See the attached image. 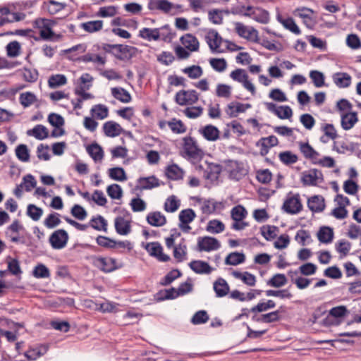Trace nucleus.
I'll use <instances>...</instances> for the list:
<instances>
[{
	"mask_svg": "<svg viewBox=\"0 0 361 361\" xmlns=\"http://www.w3.org/2000/svg\"><path fill=\"white\" fill-rule=\"evenodd\" d=\"M180 154L183 158L197 166L203 159L204 152L195 137L185 136L181 139Z\"/></svg>",
	"mask_w": 361,
	"mask_h": 361,
	"instance_id": "1",
	"label": "nucleus"
},
{
	"mask_svg": "<svg viewBox=\"0 0 361 361\" xmlns=\"http://www.w3.org/2000/svg\"><path fill=\"white\" fill-rule=\"evenodd\" d=\"M169 25H165L159 28H147L144 27L139 31V37L147 41H157L159 39L168 37L169 34Z\"/></svg>",
	"mask_w": 361,
	"mask_h": 361,
	"instance_id": "2",
	"label": "nucleus"
},
{
	"mask_svg": "<svg viewBox=\"0 0 361 361\" xmlns=\"http://www.w3.org/2000/svg\"><path fill=\"white\" fill-rule=\"evenodd\" d=\"M24 230L23 226L18 219H16L6 228L5 235L11 242L23 244L25 243V239L20 236V233Z\"/></svg>",
	"mask_w": 361,
	"mask_h": 361,
	"instance_id": "3",
	"label": "nucleus"
},
{
	"mask_svg": "<svg viewBox=\"0 0 361 361\" xmlns=\"http://www.w3.org/2000/svg\"><path fill=\"white\" fill-rule=\"evenodd\" d=\"M199 99V94L194 90H180L176 94L175 101L180 106L192 105Z\"/></svg>",
	"mask_w": 361,
	"mask_h": 361,
	"instance_id": "4",
	"label": "nucleus"
},
{
	"mask_svg": "<svg viewBox=\"0 0 361 361\" xmlns=\"http://www.w3.org/2000/svg\"><path fill=\"white\" fill-rule=\"evenodd\" d=\"M230 77L234 81H237L243 84V87L251 92L252 95L256 93L254 85L248 80V75L245 70L237 68L230 73Z\"/></svg>",
	"mask_w": 361,
	"mask_h": 361,
	"instance_id": "5",
	"label": "nucleus"
},
{
	"mask_svg": "<svg viewBox=\"0 0 361 361\" xmlns=\"http://www.w3.org/2000/svg\"><path fill=\"white\" fill-rule=\"evenodd\" d=\"M94 265L105 273H109L121 267L116 260L111 257H97L93 260Z\"/></svg>",
	"mask_w": 361,
	"mask_h": 361,
	"instance_id": "6",
	"label": "nucleus"
},
{
	"mask_svg": "<svg viewBox=\"0 0 361 361\" xmlns=\"http://www.w3.org/2000/svg\"><path fill=\"white\" fill-rule=\"evenodd\" d=\"M115 47L116 51L113 52V55L121 61L130 60L139 53L138 49L132 46L118 44Z\"/></svg>",
	"mask_w": 361,
	"mask_h": 361,
	"instance_id": "7",
	"label": "nucleus"
},
{
	"mask_svg": "<svg viewBox=\"0 0 361 361\" xmlns=\"http://www.w3.org/2000/svg\"><path fill=\"white\" fill-rule=\"evenodd\" d=\"M301 181L305 185H317L324 181L323 174L317 169H310L302 173Z\"/></svg>",
	"mask_w": 361,
	"mask_h": 361,
	"instance_id": "8",
	"label": "nucleus"
},
{
	"mask_svg": "<svg viewBox=\"0 0 361 361\" xmlns=\"http://www.w3.org/2000/svg\"><path fill=\"white\" fill-rule=\"evenodd\" d=\"M205 40L212 53L223 52V50L221 49L223 39L216 30H209L205 35Z\"/></svg>",
	"mask_w": 361,
	"mask_h": 361,
	"instance_id": "9",
	"label": "nucleus"
},
{
	"mask_svg": "<svg viewBox=\"0 0 361 361\" xmlns=\"http://www.w3.org/2000/svg\"><path fill=\"white\" fill-rule=\"evenodd\" d=\"M195 168L196 170L202 172L204 178L211 181L216 180L221 171V166L213 163L207 164L206 169L201 164H197Z\"/></svg>",
	"mask_w": 361,
	"mask_h": 361,
	"instance_id": "10",
	"label": "nucleus"
},
{
	"mask_svg": "<svg viewBox=\"0 0 361 361\" xmlns=\"http://www.w3.org/2000/svg\"><path fill=\"white\" fill-rule=\"evenodd\" d=\"M49 240L54 249L61 250L65 247L68 243V233L63 229L56 230L50 235Z\"/></svg>",
	"mask_w": 361,
	"mask_h": 361,
	"instance_id": "11",
	"label": "nucleus"
},
{
	"mask_svg": "<svg viewBox=\"0 0 361 361\" xmlns=\"http://www.w3.org/2000/svg\"><path fill=\"white\" fill-rule=\"evenodd\" d=\"M197 247L199 251L211 252L219 249L221 243L214 237H200L197 239Z\"/></svg>",
	"mask_w": 361,
	"mask_h": 361,
	"instance_id": "12",
	"label": "nucleus"
},
{
	"mask_svg": "<svg viewBox=\"0 0 361 361\" xmlns=\"http://www.w3.org/2000/svg\"><path fill=\"white\" fill-rule=\"evenodd\" d=\"M266 109L279 118H288L292 116V109L288 106H278L273 102H264Z\"/></svg>",
	"mask_w": 361,
	"mask_h": 361,
	"instance_id": "13",
	"label": "nucleus"
},
{
	"mask_svg": "<svg viewBox=\"0 0 361 361\" xmlns=\"http://www.w3.org/2000/svg\"><path fill=\"white\" fill-rule=\"evenodd\" d=\"M114 227L118 234L128 235L131 233V219L125 216H118L114 219Z\"/></svg>",
	"mask_w": 361,
	"mask_h": 361,
	"instance_id": "14",
	"label": "nucleus"
},
{
	"mask_svg": "<svg viewBox=\"0 0 361 361\" xmlns=\"http://www.w3.org/2000/svg\"><path fill=\"white\" fill-rule=\"evenodd\" d=\"M235 30L237 34L246 39H255L258 37L257 31L252 27L245 25L240 22L234 23Z\"/></svg>",
	"mask_w": 361,
	"mask_h": 361,
	"instance_id": "15",
	"label": "nucleus"
},
{
	"mask_svg": "<svg viewBox=\"0 0 361 361\" xmlns=\"http://www.w3.org/2000/svg\"><path fill=\"white\" fill-rule=\"evenodd\" d=\"M145 247L151 256L156 257L161 262H167L170 259L169 256L163 253V248L161 244L157 242L148 243Z\"/></svg>",
	"mask_w": 361,
	"mask_h": 361,
	"instance_id": "16",
	"label": "nucleus"
},
{
	"mask_svg": "<svg viewBox=\"0 0 361 361\" xmlns=\"http://www.w3.org/2000/svg\"><path fill=\"white\" fill-rule=\"evenodd\" d=\"M248 14L247 17L262 24H267L269 20V13L266 10L259 7L251 6Z\"/></svg>",
	"mask_w": 361,
	"mask_h": 361,
	"instance_id": "17",
	"label": "nucleus"
},
{
	"mask_svg": "<svg viewBox=\"0 0 361 361\" xmlns=\"http://www.w3.org/2000/svg\"><path fill=\"white\" fill-rule=\"evenodd\" d=\"M159 180L154 176L141 177L137 179L136 189L140 190H150L159 186Z\"/></svg>",
	"mask_w": 361,
	"mask_h": 361,
	"instance_id": "18",
	"label": "nucleus"
},
{
	"mask_svg": "<svg viewBox=\"0 0 361 361\" xmlns=\"http://www.w3.org/2000/svg\"><path fill=\"white\" fill-rule=\"evenodd\" d=\"M181 44L189 51H197L200 48V42L197 37L192 34L187 33L180 38Z\"/></svg>",
	"mask_w": 361,
	"mask_h": 361,
	"instance_id": "19",
	"label": "nucleus"
},
{
	"mask_svg": "<svg viewBox=\"0 0 361 361\" xmlns=\"http://www.w3.org/2000/svg\"><path fill=\"white\" fill-rule=\"evenodd\" d=\"M78 60L85 63H93L98 71L104 67L106 62V56H102L92 53H87L78 58Z\"/></svg>",
	"mask_w": 361,
	"mask_h": 361,
	"instance_id": "20",
	"label": "nucleus"
},
{
	"mask_svg": "<svg viewBox=\"0 0 361 361\" xmlns=\"http://www.w3.org/2000/svg\"><path fill=\"white\" fill-rule=\"evenodd\" d=\"M251 106L250 104L233 102L227 105L226 112L231 118L236 117L238 114L245 112L247 109H250Z\"/></svg>",
	"mask_w": 361,
	"mask_h": 361,
	"instance_id": "21",
	"label": "nucleus"
},
{
	"mask_svg": "<svg viewBox=\"0 0 361 361\" xmlns=\"http://www.w3.org/2000/svg\"><path fill=\"white\" fill-rule=\"evenodd\" d=\"M199 133L207 141H216L219 138L220 131L212 125H207L199 129Z\"/></svg>",
	"mask_w": 361,
	"mask_h": 361,
	"instance_id": "22",
	"label": "nucleus"
},
{
	"mask_svg": "<svg viewBox=\"0 0 361 361\" xmlns=\"http://www.w3.org/2000/svg\"><path fill=\"white\" fill-rule=\"evenodd\" d=\"M36 27L40 29L39 35L44 39H49L53 35L54 32L51 29L50 23L45 19H37L35 21Z\"/></svg>",
	"mask_w": 361,
	"mask_h": 361,
	"instance_id": "23",
	"label": "nucleus"
},
{
	"mask_svg": "<svg viewBox=\"0 0 361 361\" xmlns=\"http://www.w3.org/2000/svg\"><path fill=\"white\" fill-rule=\"evenodd\" d=\"M307 206L313 212H321L325 209L324 198L322 195H313L308 198Z\"/></svg>",
	"mask_w": 361,
	"mask_h": 361,
	"instance_id": "24",
	"label": "nucleus"
},
{
	"mask_svg": "<svg viewBox=\"0 0 361 361\" xmlns=\"http://www.w3.org/2000/svg\"><path fill=\"white\" fill-rule=\"evenodd\" d=\"M122 130L121 126L113 121H106L103 125V131L107 137H117L121 134Z\"/></svg>",
	"mask_w": 361,
	"mask_h": 361,
	"instance_id": "25",
	"label": "nucleus"
},
{
	"mask_svg": "<svg viewBox=\"0 0 361 361\" xmlns=\"http://www.w3.org/2000/svg\"><path fill=\"white\" fill-rule=\"evenodd\" d=\"M213 288L217 298H223L228 295L230 287L227 281L223 278H218L213 284Z\"/></svg>",
	"mask_w": 361,
	"mask_h": 361,
	"instance_id": "26",
	"label": "nucleus"
},
{
	"mask_svg": "<svg viewBox=\"0 0 361 361\" xmlns=\"http://www.w3.org/2000/svg\"><path fill=\"white\" fill-rule=\"evenodd\" d=\"M333 81L334 84L339 88H345L350 85L352 78L347 73L343 72H338L333 75Z\"/></svg>",
	"mask_w": 361,
	"mask_h": 361,
	"instance_id": "27",
	"label": "nucleus"
},
{
	"mask_svg": "<svg viewBox=\"0 0 361 361\" xmlns=\"http://www.w3.org/2000/svg\"><path fill=\"white\" fill-rule=\"evenodd\" d=\"M189 266L194 272L199 274H209L213 271L207 262L202 260L192 261Z\"/></svg>",
	"mask_w": 361,
	"mask_h": 361,
	"instance_id": "28",
	"label": "nucleus"
},
{
	"mask_svg": "<svg viewBox=\"0 0 361 361\" xmlns=\"http://www.w3.org/2000/svg\"><path fill=\"white\" fill-rule=\"evenodd\" d=\"M278 144V139L274 135L262 138L258 142L257 146H261L260 154L262 156L266 155L269 148L276 146Z\"/></svg>",
	"mask_w": 361,
	"mask_h": 361,
	"instance_id": "29",
	"label": "nucleus"
},
{
	"mask_svg": "<svg viewBox=\"0 0 361 361\" xmlns=\"http://www.w3.org/2000/svg\"><path fill=\"white\" fill-rule=\"evenodd\" d=\"M146 220L149 224L155 227H160L166 224V216L160 212H153L147 214Z\"/></svg>",
	"mask_w": 361,
	"mask_h": 361,
	"instance_id": "30",
	"label": "nucleus"
},
{
	"mask_svg": "<svg viewBox=\"0 0 361 361\" xmlns=\"http://www.w3.org/2000/svg\"><path fill=\"white\" fill-rule=\"evenodd\" d=\"M358 121L356 112H348L341 116V127L345 130H350Z\"/></svg>",
	"mask_w": 361,
	"mask_h": 361,
	"instance_id": "31",
	"label": "nucleus"
},
{
	"mask_svg": "<svg viewBox=\"0 0 361 361\" xmlns=\"http://www.w3.org/2000/svg\"><path fill=\"white\" fill-rule=\"evenodd\" d=\"M190 8L195 13L204 12L207 6L215 2L214 0H188Z\"/></svg>",
	"mask_w": 361,
	"mask_h": 361,
	"instance_id": "32",
	"label": "nucleus"
},
{
	"mask_svg": "<svg viewBox=\"0 0 361 361\" xmlns=\"http://www.w3.org/2000/svg\"><path fill=\"white\" fill-rule=\"evenodd\" d=\"M111 92L112 96L122 103H129L131 101L130 94L123 87H112Z\"/></svg>",
	"mask_w": 361,
	"mask_h": 361,
	"instance_id": "33",
	"label": "nucleus"
},
{
	"mask_svg": "<svg viewBox=\"0 0 361 361\" xmlns=\"http://www.w3.org/2000/svg\"><path fill=\"white\" fill-rule=\"evenodd\" d=\"M245 261V256L243 252H233L229 253L225 259V264L237 266Z\"/></svg>",
	"mask_w": 361,
	"mask_h": 361,
	"instance_id": "34",
	"label": "nucleus"
},
{
	"mask_svg": "<svg viewBox=\"0 0 361 361\" xmlns=\"http://www.w3.org/2000/svg\"><path fill=\"white\" fill-rule=\"evenodd\" d=\"M87 152L95 162H100L104 157V151L97 143L91 144L87 147Z\"/></svg>",
	"mask_w": 361,
	"mask_h": 361,
	"instance_id": "35",
	"label": "nucleus"
},
{
	"mask_svg": "<svg viewBox=\"0 0 361 361\" xmlns=\"http://www.w3.org/2000/svg\"><path fill=\"white\" fill-rule=\"evenodd\" d=\"M27 135L33 136L39 140L47 138L49 135L47 128L42 125H37L32 129L27 131Z\"/></svg>",
	"mask_w": 361,
	"mask_h": 361,
	"instance_id": "36",
	"label": "nucleus"
},
{
	"mask_svg": "<svg viewBox=\"0 0 361 361\" xmlns=\"http://www.w3.org/2000/svg\"><path fill=\"white\" fill-rule=\"evenodd\" d=\"M233 276L238 279L242 280V281L250 286H254L256 283V277L255 275L250 274V272H240L237 271H234L232 273Z\"/></svg>",
	"mask_w": 361,
	"mask_h": 361,
	"instance_id": "37",
	"label": "nucleus"
},
{
	"mask_svg": "<svg viewBox=\"0 0 361 361\" xmlns=\"http://www.w3.org/2000/svg\"><path fill=\"white\" fill-rule=\"evenodd\" d=\"M92 116L97 119L103 120L109 116V109L104 104L94 105L90 110Z\"/></svg>",
	"mask_w": 361,
	"mask_h": 361,
	"instance_id": "38",
	"label": "nucleus"
},
{
	"mask_svg": "<svg viewBox=\"0 0 361 361\" xmlns=\"http://www.w3.org/2000/svg\"><path fill=\"white\" fill-rule=\"evenodd\" d=\"M180 206V200L175 195H171L165 201L164 209L166 212L173 213Z\"/></svg>",
	"mask_w": 361,
	"mask_h": 361,
	"instance_id": "39",
	"label": "nucleus"
},
{
	"mask_svg": "<svg viewBox=\"0 0 361 361\" xmlns=\"http://www.w3.org/2000/svg\"><path fill=\"white\" fill-rule=\"evenodd\" d=\"M80 27L89 33H93L102 29V20H90L80 24Z\"/></svg>",
	"mask_w": 361,
	"mask_h": 361,
	"instance_id": "40",
	"label": "nucleus"
},
{
	"mask_svg": "<svg viewBox=\"0 0 361 361\" xmlns=\"http://www.w3.org/2000/svg\"><path fill=\"white\" fill-rule=\"evenodd\" d=\"M37 101L36 95L31 92H23L19 96L20 104L24 107L27 108Z\"/></svg>",
	"mask_w": 361,
	"mask_h": 361,
	"instance_id": "41",
	"label": "nucleus"
},
{
	"mask_svg": "<svg viewBox=\"0 0 361 361\" xmlns=\"http://www.w3.org/2000/svg\"><path fill=\"white\" fill-rule=\"evenodd\" d=\"M319 240L323 243H329L333 240L334 231L329 227H322L317 233Z\"/></svg>",
	"mask_w": 361,
	"mask_h": 361,
	"instance_id": "42",
	"label": "nucleus"
},
{
	"mask_svg": "<svg viewBox=\"0 0 361 361\" xmlns=\"http://www.w3.org/2000/svg\"><path fill=\"white\" fill-rule=\"evenodd\" d=\"M206 230L210 233H220L225 230V225L222 221L219 220H210L207 225Z\"/></svg>",
	"mask_w": 361,
	"mask_h": 361,
	"instance_id": "43",
	"label": "nucleus"
},
{
	"mask_svg": "<svg viewBox=\"0 0 361 361\" xmlns=\"http://www.w3.org/2000/svg\"><path fill=\"white\" fill-rule=\"evenodd\" d=\"M299 146L301 153L306 159L312 161V158H317L319 156V154L308 142H300Z\"/></svg>",
	"mask_w": 361,
	"mask_h": 361,
	"instance_id": "44",
	"label": "nucleus"
},
{
	"mask_svg": "<svg viewBox=\"0 0 361 361\" xmlns=\"http://www.w3.org/2000/svg\"><path fill=\"white\" fill-rule=\"evenodd\" d=\"M168 126L173 133L182 134L186 132L187 128L184 123L178 119L172 118L168 121Z\"/></svg>",
	"mask_w": 361,
	"mask_h": 361,
	"instance_id": "45",
	"label": "nucleus"
},
{
	"mask_svg": "<svg viewBox=\"0 0 361 361\" xmlns=\"http://www.w3.org/2000/svg\"><path fill=\"white\" fill-rule=\"evenodd\" d=\"M47 351V348L41 345L35 348H31L25 353V356L30 360H35L38 357L42 356Z\"/></svg>",
	"mask_w": 361,
	"mask_h": 361,
	"instance_id": "46",
	"label": "nucleus"
},
{
	"mask_svg": "<svg viewBox=\"0 0 361 361\" xmlns=\"http://www.w3.org/2000/svg\"><path fill=\"white\" fill-rule=\"evenodd\" d=\"M109 176L110 178L117 181H124L127 180V176L124 169L121 167H114L109 169Z\"/></svg>",
	"mask_w": 361,
	"mask_h": 361,
	"instance_id": "47",
	"label": "nucleus"
},
{
	"mask_svg": "<svg viewBox=\"0 0 361 361\" xmlns=\"http://www.w3.org/2000/svg\"><path fill=\"white\" fill-rule=\"evenodd\" d=\"M286 283L287 279L284 274H276L267 281V285L271 287L280 288L286 285Z\"/></svg>",
	"mask_w": 361,
	"mask_h": 361,
	"instance_id": "48",
	"label": "nucleus"
},
{
	"mask_svg": "<svg viewBox=\"0 0 361 361\" xmlns=\"http://www.w3.org/2000/svg\"><path fill=\"white\" fill-rule=\"evenodd\" d=\"M187 254V246L183 240L178 245L174 246L173 256L178 262H183L185 259Z\"/></svg>",
	"mask_w": 361,
	"mask_h": 361,
	"instance_id": "49",
	"label": "nucleus"
},
{
	"mask_svg": "<svg viewBox=\"0 0 361 361\" xmlns=\"http://www.w3.org/2000/svg\"><path fill=\"white\" fill-rule=\"evenodd\" d=\"M16 156L23 162H27L30 160V152L26 145L20 144L15 149Z\"/></svg>",
	"mask_w": 361,
	"mask_h": 361,
	"instance_id": "50",
	"label": "nucleus"
},
{
	"mask_svg": "<svg viewBox=\"0 0 361 361\" xmlns=\"http://www.w3.org/2000/svg\"><path fill=\"white\" fill-rule=\"evenodd\" d=\"M313 11L307 8H297L295 10V16H298L307 25L312 23Z\"/></svg>",
	"mask_w": 361,
	"mask_h": 361,
	"instance_id": "51",
	"label": "nucleus"
},
{
	"mask_svg": "<svg viewBox=\"0 0 361 361\" xmlns=\"http://www.w3.org/2000/svg\"><path fill=\"white\" fill-rule=\"evenodd\" d=\"M183 173V171L177 164L170 165L166 169V175L173 180L181 179Z\"/></svg>",
	"mask_w": 361,
	"mask_h": 361,
	"instance_id": "52",
	"label": "nucleus"
},
{
	"mask_svg": "<svg viewBox=\"0 0 361 361\" xmlns=\"http://www.w3.org/2000/svg\"><path fill=\"white\" fill-rule=\"evenodd\" d=\"M67 83V79L64 75L56 74L49 77L48 84L51 88H56Z\"/></svg>",
	"mask_w": 361,
	"mask_h": 361,
	"instance_id": "53",
	"label": "nucleus"
},
{
	"mask_svg": "<svg viewBox=\"0 0 361 361\" xmlns=\"http://www.w3.org/2000/svg\"><path fill=\"white\" fill-rule=\"evenodd\" d=\"M219 204L221 203L213 200H205L202 203L201 211L205 214H212L216 211Z\"/></svg>",
	"mask_w": 361,
	"mask_h": 361,
	"instance_id": "54",
	"label": "nucleus"
},
{
	"mask_svg": "<svg viewBox=\"0 0 361 361\" xmlns=\"http://www.w3.org/2000/svg\"><path fill=\"white\" fill-rule=\"evenodd\" d=\"M32 275L37 279H47L50 276V271L44 264H38L33 269Z\"/></svg>",
	"mask_w": 361,
	"mask_h": 361,
	"instance_id": "55",
	"label": "nucleus"
},
{
	"mask_svg": "<svg viewBox=\"0 0 361 361\" xmlns=\"http://www.w3.org/2000/svg\"><path fill=\"white\" fill-rule=\"evenodd\" d=\"M247 215V212L246 209L243 206L240 204L232 208L231 211V216L233 221L243 220Z\"/></svg>",
	"mask_w": 361,
	"mask_h": 361,
	"instance_id": "56",
	"label": "nucleus"
},
{
	"mask_svg": "<svg viewBox=\"0 0 361 361\" xmlns=\"http://www.w3.org/2000/svg\"><path fill=\"white\" fill-rule=\"evenodd\" d=\"M196 217V214L192 209H185L179 213L178 218L179 221L183 224H190Z\"/></svg>",
	"mask_w": 361,
	"mask_h": 361,
	"instance_id": "57",
	"label": "nucleus"
},
{
	"mask_svg": "<svg viewBox=\"0 0 361 361\" xmlns=\"http://www.w3.org/2000/svg\"><path fill=\"white\" fill-rule=\"evenodd\" d=\"M157 295L160 300H172L178 297V289L175 288L160 290Z\"/></svg>",
	"mask_w": 361,
	"mask_h": 361,
	"instance_id": "58",
	"label": "nucleus"
},
{
	"mask_svg": "<svg viewBox=\"0 0 361 361\" xmlns=\"http://www.w3.org/2000/svg\"><path fill=\"white\" fill-rule=\"evenodd\" d=\"M43 214L42 208L37 207L35 204H29L27 207V215L30 217L33 221H37L40 219Z\"/></svg>",
	"mask_w": 361,
	"mask_h": 361,
	"instance_id": "59",
	"label": "nucleus"
},
{
	"mask_svg": "<svg viewBox=\"0 0 361 361\" xmlns=\"http://www.w3.org/2000/svg\"><path fill=\"white\" fill-rule=\"evenodd\" d=\"M351 249V243L346 240H341L336 243V250L341 254V258L345 257Z\"/></svg>",
	"mask_w": 361,
	"mask_h": 361,
	"instance_id": "60",
	"label": "nucleus"
},
{
	"mask_svg": "<svg viewBox=\"0 0 361 361\" xmlns=\"http://www.w3.org/2000/svg\"><path fill=\"white\" fill-rule=\"evenodd\" d=\"M108 195L114 200H120L123 195L121 187L118 184H111L106 188Z\"/></svg>",
	"mask_w": 361,
	"mask_h": 361,
	"instance_id": "61",
	"label": "nucleus"
},
{
	"mask_svg": "<svg viewBox=\"0 0 361 361\" xmlns=\"http://www.w3.org/2000/svg\"><path fill=\"white\" fill-rule=\"evenodd\" d=\"M60 214L58 213H51L44 219V224L48 228H54L59 226L61 221L59 219Z\"/></svg>",
	"mask_w": 361,
	"mask_h": 361,
	"instance_id": "62",
	"label": "nucleus"
},
{
	"mask_svg": "<svg viewBox=\"0 0 361 361\" xmlns=\"http://www.w3.org/2000/svg\"><path fill=\"white\" fill-rule=\"evenodd\" d=\"M208 18L211 23L215 25L223 23V11L221 9H212L208 12Z\"/></svg>",
	"mask_w": 361,
	"mask_h": 361,
	"instance_id": "63",
	"label": "nucleus"
},
{
	"mask_svg": "<svg viewBox=\"0 0 361 361\" xmlns=\"http://www.w3.org/2000/svg\"><path fill=\"white\" fill-rule=\"evenodd\" d=\"M278 231V228L274 226H263L261 228V233L267 240L275 238Z\"/></svg>",
	"mask_w": 361,
	"mask_h": 361,
	"instance_id": "64",
	"label": "nucleus"
}]
</instances>
